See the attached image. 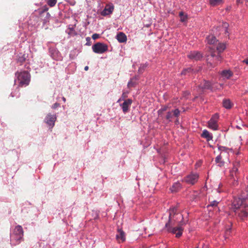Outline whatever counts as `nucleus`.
Wrapping results in <instances>:
<instances>
[{
    "instance_id": "obj_1",
    "label": "nucleus",
    "mask_w": 248,
    "mask_h": 248,
    "mask_svg": "<svg viewBox=\"0 0 248 248\" xmlns=\"http://www.w3.org/2000/svg\"><path fill=\"white\" fill-rule=\"evenodd\" d=\"M232 208L235 215L242 220L248 217V186L242 191L238 198H234Z\"/></svg>"
},
{
    "instance_id": "obj_2",
    "label": "nucleus",
    "mask_w": 248,
    "mask_h": 248,
    "mask_svg": "<svg viewBox=\"0 0 248 248\" xmlns=\"http://www.w3.org/2000/svg\"><path fill=\"white\" fill-rule=\"evenodd\" d=\"M177 223L178 225L183 226L186 224L184 220L183 216L182 214L177 213V209L175 207L170 209L169 214V220L165 225V227L168 228L169 225H174L175 223Z\"/></svg>"
},
{
    "instance_id": "obj_3",
    "label": "nucleus",
    "mask_w": 248,
    "mask_h": 248,
    "mask_svg": "<svg viewBox=\"0 0 248 248\" xmlns=\"http://www.w3.org/2000/svg\"><path fill=\"white\" fill-rule=\"evenodd\" d=\"M16 76L17 77L16 81L19 86H26L29 84L31 76L28 72L24 71L21 72H16Z\"/></svg>"
},
{
    "instance_id": "obj_4",
    "label": "nucleus",
    "mask_w": 248,
    "mask_h": 248,
    "mask_svg": "<svg viewBox=\"0 0 248 248\" xmlns=\"http://www.w3.org/2000/svg\"><path fill=\"white\" fill-rule=\"evenodd\" d=\"M23 230L22 227L18 225L14 230L13 238L16 241V244H18L21 241L23 236Z\"/></svg>"
},
{
    "instance_id": "obj_5",
    "label": "nucleus",
    "mask_w": 248,
    "mask_h": 248,
    "mask_svg": "<svg viewBox=\"0 0 248 248\" xmlns=\"http://www.w3.org/2000/svg\"><path fill=\"white\" fill-rule=\"evenodd\" d=\"M199 174L197 173H191L182 179V182H185L187 184L193 185L198 182L199 179Z\"/></svg>"
},
{
    "instance_id": "obj_6",
    "label": "nucleus",
    "mask_w": 248,
    "mask_h": 248,
    "mask_svg": "<svg viewBox=\"0 0 248 248\" xmlns=\"http://www.w3.org/2000/svg\"><path fill=\"white\" fill-rule=\"evenodd\" d=\"M92 49L95 53L102 54L108 50V46L106 44L98 42L92 46Z\"/></svg>"
},
{
    "instance_id": "obj_7",
    "label": "nucleus",
    "mask_w": 248,
    "mask_h": 248,
    "mask_svg": "<svg viewBox=\"0 0 248 248\" xmlns=\"http://www.w3.org/2000/svg\"><path fill=\"white\" fill-rule=\"evenodd\" d=\"M219 115L216 113L212 116L210 120L208 122V127L213 130H217L218 129V120Z\"/></svg>"
},
{
    "instance_id": "obj_8",
    "label": "nucleus",
    "mask_w": 248,
    "mask_h": 248,
    "mask_svg": "<svg viewBox=\"0 0 248 248\" xmlns=\"http://www.w3.org/2000/svg\"><path fill=\"white\" fill-rule=\"evenodd\" d=\"M166 228L168 232L175 234L176 237L177 238L180 237L183 233V229L182 226L178 225L176 227L172 228L170 227V225H169L168 227Z\"/></svg>"
},
{
    "instance_id": "obj_9",
    "label": "nucleus",
    "mask_w": 248,
    "mask_h": 248,
    "mask_svg": "<svg viewBox=\"0 0 248 248\" xmlns=\"http://www.w3.org/2000/svg\"><path fill=\"white\" fill-rule=\"evenodd\" d=\"M202 54L199 51H191L188 55L187 57L193 61H199L202 58Z\"/></svg>"
},
{
    "instance_id": "obj_10",
    "label": "nucleus",
    "mask_w": 248,
    "mask_h": 248,
    "mask_svg": "<svg viewBox=\"0 0 248 248\" xmlns=\"http://www.w3.org/2000/svg\"><path fill=\"white\" fill-rule=\"evenodd\" d=\"M116 238L118 243H123L125 240V232L122 229H118Z\"/></svg>"
},
{
    "instance_id": "obj_11",
    "label": "nucleus",
    "mask_w": 248,
    "mask_h": 248,
    "mask_svg": "<svg viewBox=\"0 0 248 248\" xmlns=\"http://www.w3.org/2000/svg\"><path fill=\"white\" fill-rule=\"evenodd\" d=\"M211 57L213 59L214 61H216L217 62L221 61L222 58L221 56V53L217 52L216 53L215 49L212 47L210 48Z\"/></svg>"
},
{
    "instance_id": "obj_12",
    "label": "nucleus",
    "mask_w": 248,
    "mask_h": 248,
    "mask_svg": "<svg viewBox=\"0 0 248 248\" xmlns=\"http://www.w3.org/2000/svg\"><path fill=\"white\" fill-rule=\"evenodd\" d=\"M56 120V116L55 115H51L48 114L46 118V123L51 126V128L53 127L54 125L55 122Z\"/></svg>"
},
{
    "instance_id": "obj_13",
    "label": "nucleus",
    "mask_w": 248,
    "mask_h": 248,
    "mask_svg": "<svg viewBox=\"0 0 248 248\" xmlns=\"http://www.w3.org/2000/svg\"><path fill=\"white\" fill-rule=\"evenodd\" d=\"M132 100L131 99H128L124 102V103L121 105V106L122 107L123 111L124 113H126L129 110V108L130 107L131 105L132 104Z\"/></svg>"
},
{
    "instance_id": "obj_14",
    "label": "nucleus",
    "mask_w": 248,
    "mask_h": 248,
    "mask_svg": "<svg viewBox=\"0 0 248 248\" xmlns=\"http://www.w3.org/2000/svg\"><path fill=\"white\" fill-rule=\"evenodd\" d=\"M180 114V110L178 109H175L172 111H169L167 112L166 118L170 122L171 121V118L173 116L178 117Z\"/></svg>"
},
{
    "instance_id": "obj_15",
    "label": "nucleus",
    "mask_w": 248,
    "mask_h": 248,
    "mask_svg": "<svg viewBox=\"0 0 248 248\" xmlns=\"http://www.w3.org/2000/svg\"><path fill=\"white\" fill-rule=\"evenodd\" d=\"M114 10V7L113 6H106L105 9L101 12V15L106 16L109 15L111 14Z\"/></svg>"
},
{
    "instance_id": "obj_16",
    "label": "nucleus",
    "mask_w": 248,
    "mask_h": 248,
    "mask_svg": "<svg viewBox=\"0 0 248 248\" xmlns=\"http://www.w3.org/2000/svg\"><path fill=\"white\" fill-rule=\"evenodd\" d=\"M239 166V163L236 162L233 164V167L231 172V177L234 179V177H237V173L238 171V168Z\"/></svg>"
},
{
    "instance_id": "obj_17",
    "label": "nucleus",
    "mask_w": 248,
    "mask_h": 248,
    "mask_svg": "<svg viewBox=\"0 0 248 248\" xmlns=\"http://www.w3.org/2000/svg\"><path fill=\"white\" fill-rule=\"evenodd\" d=\"M116 38L120 43H124L127 40L126 35L122 32H120L117 34Z\"/></svg>"
},
{
    "instance_id": "obj_18",
    "label": "nucleus",
    "mask_w": 248,
    "mask_h": 248,
    "mask_svg": "<svg viewBox=\"0 0 248 248\" xmlns=\"http://www.w3.org/2000/svg\"><path fill=\"white\" fill-rule=\"evenodd\" d=\"M181 188V185L180 182H177L173 184L170 188L172 192H177Z\"/></svg>"
},
{
    "instance_id": "obj_19",
    "label": "nucleus",
    "mask_w": 248,
    "mask_h": 248,
    "mask_svg": "<svg viewBox=\"0 0 248 248\" xmlns=\"http://www.w3.org/2000/svg\"><path fill=\"white\" fill-rule=\"evenodd\" d=\"M202 137L203 138L206 139L207 141L212 140L213 139L212 135L210 134L208 131L205 129L202 131Z\"/></svg>"
},
{
    "instance_id": "obj_20",
    "label": "nucleus",
    "mask_w": 248,
    "mask_h": 248,
    "mask_svg": "<svg viewBox=\"0 0 248 248\" xmlns=\"http://www.w3.org/2000/svg\"><path fill=\"white\" fill-rule=\"evenodd\" d=\"M226 48L225 43L218 42L217 44L216 49L218 53H222Z\"/></svg>"
},
{
    "instance_id": "obj_21",
    "label": "nucleus",
    "mask_w": 248,
    "mask_h": 248,
    "mask_svg": "<svg viewBox=\"0 0 248 248\" xmlns=\"http://www.w3.org/2000/svg\"><path fill=\"white\" fill-rule=\"evenodd\" d=\"M211 83L209 81L203 80L200 85V87L202 89H210L211 88Z\"/></svg>"
},
{
    "instance_id": "obj_22",
    "label": "nucleus",
    "mask_w": 248,
    "mask_h": 248,
    "mask_svg": "<svg viewBox=\"0 0 248 248\" xmlns=\"http://www.w3.org/2000/svg\"><path fill=\"white\" fill-rule=\"evenodd\" d=\"M27 57L28 56L26 54H22L20 53L18 56L17 62L20 63V64H22L24 62L26 61Z\"/></svg>"
},
{
    "instance_id": "obj_23",
    "label": "nucleus",
    "mask_w": 248,
    "mask_h": 248,
    "mask_svg": "<svg viewBox=\"0 0 248 248\" xmlns=\"http://www.w3.org/2000/svg\"><path fill=\"white\" fill-rule=\"evenodd\" d=\"M222 156L221 155V153L218 155H217L215 158V162L216 164H217V166L221 167L224 165V162L222 160Z\"/></svg>"
},
{
    "instance_id": "obj_24",
    "label": "nucleus",
    "mask_w": 248,
    "mask_h": 248,
    "mask_svg": "<svg viewBox=\"0 0 248 248\" xmlns=\"http://www.w3.org/2000/svg\"><path fill=\"white\" fill-rule=\"evenodd\" d=\"M223 106L227 109L231 108L232 106V103L229 99H225L223 100Z\"/></svg>"
},
{
    "instance_id": "obj_25",
    "label": "nucleus",
    "mask_w": 248,
    "mask_h": 248,
    "mask_svg": "<svg viewBox=\"0 0 248 248\" xmlns=\"http://www.w3.org/2000/svg\"><path fill=\"white\" fill-rule=\"evenodd\" d=\"M207 41L209 44H215L218 42L216 38L213 35H209L206 38Z\"/></svg>"
},
{
    "instance_id": "obj_26",
    "label": "nucleus",
    "mask_w": 248,
    "mask_h": 248,
    "mask_svg": "<svg viewBox=\"0 0 248 248\" xmlns=\"http://www.w3.org/2000/svg\"><path fill=\"white\" fill-rule=\"evenodd\" d=\"M221 74L226 79L230 78L232 76V73L230 70H223L221 72Z\"/></svg>"
},
{
    "instance_id": "obj_27",
    "label": "nucleus",
    "mask_w": 248,
    "mask_h": 248,
    "mask_svg": "<svg viewBox=\"0 0 248 248\" xmlns=\"http://www.w3.org/2000/svg\"><path fill=\"white\" fill-rule=\"evenodd\" d=\"M209 201L210 202V204L208 205V207L212 206V207H216L218 204L219 202L220 201L219 199L218 200H214L212 196H211L209 198Z\"/></svg>"
},
{
    "instance_id": "obj_28",
    "label": "nucleus",
    "mask_w": 248,
    "mask_h": 248,
    "mask_svg": "<svg viewBox=\"0 0 248 248\" xmlns=\"http://www.w3.org/2000/svg\"><path fill=\"white\" fill-rule=\"evenodd\" d=\"M222 0H209V3L212 6H216L222 3Z\"/></svg>"
},
{
    "instance_id": "obj_29",
    "label": "nucleus",
    "mask_w": 248,
    "mask_h": 248,
    "mask_svg": "<svg viewBox=\"0 0 248 248\" xmlns=\"http://www.w3.org/2000/svg\"><path fill=\"white\" fill-rule=\"evenodd\" d=\"M193 72V69L190 67L184 69L181 72L182 75H190V73H192Z\"/></svg>"
},
{
    "instance_id": "obj_30",
    "label": "nucleus",
    "mask_w": 248,
    "mask_h": 248,
    "mask_svg": "<svg viewBox=\"0 0 248 248\" xmlns=\"http://www.w3.org/2000/svg\"><path fill=\"white\" fill-rule=\"evenodd\" d=\"M231 232V227H230V226H228V227L226 228V230L225 231V238H227L228 237V236L230 234Z\"/></svg>"
},
{
    "instance_id": "obj_31",
    "label": "nucleus",
    "mask_w": 248,
    "mask_h": 248,
    "mask_svg": "<svg viewBox=\"0 0 248 248\" xmlns=\"http://www.w3.org/2000/svg\"><path fill=\"white\" fill-rule=\"evenodd\" d=\"M57 0H48L47 3L50 7L54 6L57 3Z\"/></svg>"
},
{
    "instance_id": "obj_32",
    "label": "nucleus",
    "mask_w": 248,
    "mask_h": 248,
    "mask_svg": "<svg viewBox=\"0 0 248 248\" xmlns=\"http://www.w3.org/2000/svg\"><path fill=\"white\" fill-rule=\"evenodd\" d=\"M222 27L225 29V34L228 33V28L229 27L228 24L226 22H224L222 24Z\"/></svg>"
},
{
    "instance_id": "obj_33",
    "label": "nucleus",
    "mask_w": 248,
    "mask_h": 248,
    "mask_svg": "<svg viewBox=\"0 0 248 248\" xmlns=\"http://www.w3.org/2000/svg\"><path fill=\"white\" fill-rule=\"evenodd\" d=\"M146 67H147V65L146 64L141 65L139 69V72L140 73H142L144 71L145 69L146 68Z\"/></svg>"
},
{
    "instance_id": "obj_34",
    "label": "nucleus",
    "mask_w": 248,
    "mask_h": 248,
    "mask_svg": "<svg viewBox=\"0 0 248 248\" xmlns=\"http://www.w3.org/2000/svg\"><path fill=\"white\" fill-rule=\"evenodd\" d=\"M167 108H168V107H167V106H164V107H162L161 109L158 110V114H160L162 112L166 111L167 110Z\"/></svg>"
},
{
    "instance_id": "obj_35",
    "label": "nucleus",
    "mask_w": 248,
    "mask_h": 248,
    "mask_svg": "<svg viewBox=\"0 0 248 248\" xmlns=\"http://www.w3.org/2000/svg\"><path fill=\"white\" fill-rule=\"evenodd\" d=\"M218 150L222 152L223 151H226L227 150V148L224 146H219L218 147ZM221 153L222 154V153Z\"/></svg>"
},
{
    "instance_id": "obj_36",
    "label": "nucleus",
    "mask_w": 248,
    "mask_h": 248,
    "mask_svg": "<svg viewBox=\"0 0 248 248\" xmlns=\"http://www.w3.org/2000/svg\"><path fill=\"white\" fill-rule=\"evenodd\" d=\"M99 37V35L97 34V33H94L93 34V35H92V38L93 39V40H95L97 38H98Z\"/></svg>"
},
{
    "instance_id": "obj_37",
    "label": "nucleus",
    "mask_w": 248,
    "mask_h": 248,
    "mask_svg": "<svg viewBox=\"0 0 248 248\" xmlns=\"http://www.w3.org/2000/svg\"><path fill=\"white\" fill-rule=\"evenodd\" d=\"M60 106V104L59 103H55V104H53V105L52 106V108L55 109V108H58L59 106Z\"/></svg>"
},
{
    "instance_id": "obj_38",
    "label": "nucleus",
    "mask_w": 248,
    "mask_h": 248,
    "mask_svg": "<svg viewBox=\"0 0 248 248\" xmlns=\"http://www.w3.org/2000/svg\"><path fill=\"white\" fill-rule=\"evenodd\" d=\"M186 19H187L186 16L184 15L183 16H182V17H181V20L182 22H184L186 20Z\"/></svg>"
},
{
    "instance_id": "obj_39",
    "label": "nucleus",
    "mask_w": 248,
    "mask_h": 248,
    "mask_svg": "<svg viewBox=\"0 0 248 248\" xmlns=\"http://www.w3.org/2000/svg\"><path fill=\"white\" fill-rule=\"evenodd\" d=\"M128 86L129 87H132L133 85V83H132V82L131 81H129L128 83Z\"/></svg>"
},
{
    "instance_id": "obj_40",
    "label": "nucleus",
    "mask_w": 248,
    "mask_h": 248,
    "mask_svg": "<svg viewBox=\"0 0 248 248\" xmlns=\"http://www.w3.org/2000/svg\"><path fill=\"white\" fill-rule=\"evenodd\" d=\"M243 0H236V4L237 5H239L240 3H242Z\"/></svg>"
},
{
    "instance_id": "obj_41",
    "label": "nucleus",
    "mask_w": 248,
    "mask_h": 248,
    "mask_svg": "<svg viewBox=\"0 0 248 248\" xmlns=\"http://www.w3.org/2000/svg\"><path fill=\"white\" fill-rule=\"evenodd\" d=\"M243 62H245L247 64H248V59H246L243 61Z\"/></svg>"
},
{
    "instance_id": "obj_42",
    "label": "nucleus",
    "mask_w": 248,
    "mask_h": 248,
    "mask_svg": "<svg viewBox=\"0 0 248 248\" xmlns=\"http://www.w3.org/2000/svg\"><path fill=\"white\" fill-rule=\"evenodd\" d=\"M179 123V120L178 119H176L175 121V124H178Z\"/></svg>"
},
{
    "instance_id": "obj_43",
    "label": "nucleus",
    "mask_w": 248,
    "mask_h": 248,
    "mask_svg": "<svg viewBox=\"0 0 248 248\" xmlns=\"http://www.w3.org/2000/svg\"><path fill=\"white\" fill-rule=\"evenodd\" d=\"M179 16H180L181 17H182V16H184V13H183V12H180V13H179Z\"/></svg>"
},
{
    "instance_id": "obj_44",
    "label": "nucleus",
    "mask_w": 248,
    "mask_h": 248,
    "mask_svg": "<svg viewBox=\"0 0 248 248\" xmlns=\"http://www.w3.org/2000/svg\"><path fill=\"white\" fill-rule=\"evenodd\" d=\"M89 69V67L88 66H86L85 67H84V70L85 71H87Z\"/></svg>"
},
{
    "instance_id": "obj_45",
    "label": "nucleus",
    "mask_w": 248,
    "mask_h": 248,
    "mask_svg": "<svg viewBox=\"0 0 248 248\" xmlns=\"http://www.w3.org/2000/svg\"><path fill=\"white\" fill-rule=\"evenodd\" d=\"M62 100H63L64 102H65V101H66V99H65V97H63L62 98Z\"/></svg>"
},
{
    "instance_id": "obj_46",
    "label": "nucleus",
    "mask_w": 248,
    "mask_h": 248,
    "mask_svg": "<svg viewBox=\"0 0 248 248\" xmlns=\"http://www.w3.org/2000/svg\"><path fill=\"white\" fill-rule=\"evenodd\" d=\"M122 97H125V95H124V93H123Z\"/></svg>"
},
{
    "instance_id": "obj_47",
    "label": "nucleus",
    "mask_w": 248,
    "mask_h": 248,
    "mask_svg": "<svg viewBox=\"0 0 248 248\" xmlns=\"http://www.w3.org/2000/svg\"><path fill=\"white\" fill-rule=\"evenodd\" d=\"M122 97H125V95H124V93H123Z\"/></svg>"
},
{
    "instance_id": "obj_48",
    "label": "nucleus",
    "mask_w": 248,
    "mask_h": 248,
    "mask_svg": "<svg viewBox=\"0 0 248 248\" xmlns=\"http://www.w3.org/2000/svg\"><path fill=\"white\" fill-rule=\"evenodd\" d=\"M246 2H248V0H245Z\"/></svg>"
},
{
    "instance_id": "obj_49",
    "label": "nucleus",
    "mask_w": 248,
    "mask_h": 248,
    "mask_svg": "<svg viewBox=\"0 0 248 248\" xmlns=\"http://www.w3.org/2000/svg\"><path fill=\"white\" fill-rule=\"evenodd\" d=\"M220 191L218 190V193H220Z\"/></svg>"
}]
</instances>
